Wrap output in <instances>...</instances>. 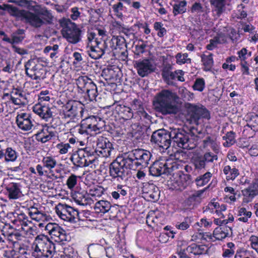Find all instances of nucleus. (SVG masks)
I'll return each mask as SVG.
<instances>
[{
    "label": "nucleus",
    "instance_id": "1",
    "mask_svg": "<svg viewBox=\"0 0 258 258\" xmlns=\"http://www.w3.org/2000/svg\"><path fill=\"white\" fill-rule=\"evenodd\" d=\"M0 10H7L10 14L18 20L29 24L35 28H39L43 25L50 24L53 16L46 7L36 5L34 8V13L24 10H19L15 7L8 4L0 5Z\"/></svg>",
    "mask_w": 258,
    "mask_h": 258
},
{
    "label": "nucleus",
    "instance_id": "2",
    "mask_svg": "<svg viewBox=\"0 0 258 258\" xmlns=\"http://www.w3.org/2000/svg\"><path fill=\"white\" fill-rule=\"evenodd\" d=\"M176 98V94L171 90H161L154 98L153 105L155 110L164 115L176 114L179 111L175 101Z\"/></svg>",
    "mask_w": 258,
    "mask_h": 258
},
{
    "label": "nucleus",
    "instance_id": "3",
    "mask_svg": "<svg viewBox=\"0 0 258 258\" xmlns=\"http://www.w3.org/2000/svg\"><path fill=\"white\" fill-rule=\"evenodd\" d=\"M109 176L111 180L122 182L127 179L129 170L131 167L123 154L118 156L109 166Z\"/></svg>",
    "mask_w": 258,
    "mask_h": 258
},
{
    "label": "nucleus",
    "instance_id": "4",
    "mask_svg": "<svg viewBox=\"0 0 258 258\" xmlns=\"http://www.w3.org/2000/svg\"><path fill=\"white\" fill-rule=\"evenodd\" d=\"M132 170H135L140 166L146 167L149 163L152 155L147 150L136 149L123 153Z\"/></svg>",
    "mask_w": 258,
    "mask_h": 258
},
{
    "label": "nucleus",
    "instance_id": "5",
    "mask_svg": "<svg viewBox=\"0 0 258 258\" xmlns=\"http://www.w3.org/2000/svg\"><path fill=\"white\" fill-rule=\"evenodd\" d=\"M105 126V122L100 117L91 116L83 119L80 125H76L74 130L81 135H88L93 132L98 133Z\"/></svg>",
    "mask_w": 258,
    "mask_h": 258
},
{
    "label": "nucleus",
    "instance_id": "6",
    "mask_svg": "<svg viewBox=\"0 0 258 258\" xmlns=\"http://www.w3.org/2000/svg\"><path fill=\"white\" fill-rule=\"evenodd\" d=\"M171 143L173 146L187 150L196 148V143L193 141L189 133L182 128H170Z\"/></svg>",
    "mask_w": 258,
    "mask_h": 258
},
{
    "label": "nucleus",
    "instance_id": "7",
    "mask_svg": "<svg viewBox=\"0 0 258 258\" xmlns=\"http://www.w3.org/2000/svg\"><path fill=\"white\" fill-rule=\"evenodd\" d=\"M179 162L172 159H168L163 161H156L149 168L150 174L154 176H159L162 174H171L175 170L183 168Z\"/></svg>",
    "mask_w": 258,
    "mask_h": 258
},
{
    "label": "nucleus",
    "instance_id": "8",
    "mask_svg": "<svg viewBox=\"0 0 258 258\" xmlns=\"http://www.w3.org/2000/svg\"><path fill=\"white\" fill-rule=\"evenodd\" d=\"M187 120L190 123L196 125L202 124L203 119L210 118L208 110L202 106L188 104L187 105Z\"/></svg>",
    "mask_w": 258,
    "mask_h": 258
},
{
    "label": "nucleus",
    "instance_id": "9",
    "mask_svg": "<svg viewBox=\"0 0 258 258\" xmlns=\"http://www.w3.org/2000/svg\"><path fill=\"white\" fill-rule=\"evenodd\" d=\"M61 33L63 38L71 44H76L81 40V30L70 20H67L62 24Z\"/></svg>",
    "mask_w": 258,
    "mask_h": 258
},
{
    "label": "nucleus",
    "instance_id": "10",
    "mask_svg": "<svg viewBox=\"0 0 258 258\" xmlns=\"http://www.w3.org/2000/svg\"><path fill=\"white\" fill-rule=\"evenodd\" d=\"M55 253V246L52 241L41 240L35 245L32 255L35 258H52Z\"/></svg>",
    "mask_w": 258,
    "mask_h": 258
},
{
    "label": "nucleus",
    "instance_id": "11",
    "mask_svg": "<svg viewBox=\"0 0 258 258\" xmlns=\"http://www.w3.org/2000/svg\"><path fill=\"white\" fill-rule=\"evenodd\" d=\"M73 164L77 167L88 166L95 161L93 152L88 148L79 149L70 158Z\"/></svg>",
    "mask_w": 258,
    "mask_h": 258
},
{
    "label": "nucleus",
    "instance_id": "12",
    "mask_svg": "<svg viewBox=\"0 0 258 258\" xmlns=\"http://www.w3.org/2000/svg\"><path fill=\"white\" fill-rule=\"evenodd\" d=\"M62 115L64 118L73 119L75 117H82L84 108L82 105L78 101L69 100L62 106Z\"/></svg>",
    "mask_w": 258,
    "mask_h": 258
},
{
    "label": "nucleus",
    "instance_id": "13",
    "mask_svg": "<svg viewBox=\"0 0 258 258\" xmlns=\"http://www.w3.org/2000/svg\"><path fill=\"white\" fill-rule=\"evenodd\" d=\"M170 130L160 129L154 132L151 138V141L158 145L163 149H167L171 144Z\"/></svg>",
    "mask_w": 258,
    "mask_h": 258
},
{
    "label": "nucleus",
    "instance_id": "14",
    "mask_svg": "<svg viewBox=\"0 0 258 258\" xmlns=\"http://www.w3.org/2000/svg\"><path fill=\"white\" fill-rule=\"evenodd\" d=\"M191 181V175L185 174L181 170L173 173L170 181L172 187L175 190H182L189 185Z\"/></svg>",
    "mask_w": 258,
    "mask_h": 258
},
{
    "label": "nucleus",
    "instance_id": "15",
    "mask_svg": "<svg viewBox=\"0 0 258 258\" xmlns=\"http://www.w3.org/2000/svg\"><path fill=\"white\" fill-rule=\"evenodd\" d=\"M57 215L62 220L71 222H76L75 219L79 217L77 210L66 204H59L55 207Z\"/></svg>",
    "mask_w": 258,
    "mask_h": 258
},
{
    "label": "nucleus",
    "instance_id": "16",
    "mask_svg": "<svg viewBox=\"0 0 258 258\" xmlns=\"http://www.w3.org/2000/svg\"><path fill=\"white\" fill-rule=\"evenodd\" d=\"M95 44H88L87 52L88 55L94 59H99L106 53H109L110 50L108 48L106 42L101 43L94 40Z\"/></svg>",
    "mask_w": 258,
    "mask_h": 258
},
{
    "label": "nucleus",
    "instance_id": "17",
    "mask_svg": "<svg viewBox=\"0 0 258 258\" xmlns=\"http://www.w3.org/2000/svg\"><path fill=\"white\" fill-rule=\"evenodd\" d=\"M171 67H164L161 73L162 77L164 81L168 85L175 86V83L174 80L175 78L180 82H184L185 79L183 77L184 72L181 70H176L174 72L171 71Z\"/></svg>",
    "mask_w": 258,
    "mask_h": 258
},
{
    "label": "nucleus",
    "instance_id": "18",
    "mask_svg": "<svg viewBox=\"0 0 258 258\" xmlns=\"http://www.w3.org/2000/svg\"><path fill=\"white\" fill-rule=\"evenodd\" d=\"M27 76L34 80H40L43 71L42 66L35 59H30L25 64Z\"/></svg>",
    "mask_w": 258,
    "mask_h": 258
},
{
    "label": "nucleus",
    "instance_id": "19",
    "mask_svg": "<svg viewBox=\"0 0 258 258\" xmlns=\"http://www.w3.org/2000/svg\"><path fill=\"white\" fill-rule=\"evenodd\" d=\"M97 148L95 152L99 156L107 157L111 155L112 150L114 149L113 144L109 140L105 137L99 136L96 142Z\"/></svg>",
    "mask_w": 258,
    "mask_h": 258
},
{
    "label": "nucleus",
    "instance_id": "20",
    "mask_svg": "<svg viewBox=\"0 0 258 258\" xmlns=\"http://www.w3.org/2000/svg\"><path fill=\"white\" fill-rule=\"evenodd\" d=\"M135 67L138 75L141 77L147 76L155 71V68L153 63L148 59L136 61Z\"/></svg>",
    "mask_w": 258,
    "mask_h": 258
},
{
    "label": "nucleus",
    "instance_id": "21",
    "mask_svg": "<svg viewBox=\"0 0 258 258\" xmlns=\"http://www.w3.org/2000/svg\"><path fill=\"white\" fill-rule=\"evenodd\" d=\"M243 203H248L258 195V178L254 179L248 187L242 190Z\"/></svg>",
    "mask_w": 258,
    "mask_h": 258
},
{
    "label": "nucleus",
    "instance_id": "22",
    "mask_svg": "<svg viewBox=\"0 0 258 258\" xmlns=\"http://www.w3.org/2000/svg\"><path fill=\"white\" fill-rule=\"evenodd\" d=\"M16 121L18 127L23 131H29L33 126L31 115L28 113H19L17 116Z\"/></svg>",
    "mask_w": 258,
    "mask_h": 258
},
{
    "label": "nucleus",
    "instance_id": "23",
    "mask_svg": "<svg viewBox=\"0 0 258 258\" xmlns=\"http://www.w3.org/2000/svg\"><path fill=\"white\" fill-rule=\"evenodd\" d=\"M22 185L20 183L10 182L6 185L7 195L10 200H17L22 198L24 195L21 190Z\"/></svg>",
    "mask_w": 258,
    "mask_h": 258
},
{
    "label": "nucleus",
    "instance_id": "24",
    "mask_svg": "<svg viewBox=\"0 0 258 258\" xmlns=\"http://www.w3.org/2000/svg\"><path fill=\"white\" fill-rule=\"evenodd\" d=\"M76 84L78 88L83 92H86L97 87L93 81L86 76H80L76 80Z\"/></svg>",
    "mask_w": 258,
    "mask_h": 258
},
{
    "label": "nucleus",
    "instance_id": "25",
    "mask_svg": "<svg viewBox=\"0 0 258 258\" xmlns=\"http://www.w3.org/2000/svg\"><path fill=\"white\" fill-rule=\"evenodd\" d=\"M33 111L46 121L52 116V112L48 106L42 105L39 103L35 105L33 107Z\"/></svg>",
    "mask_w": 258,
    "mask_h": 258
},
{
    "label": "nucleus",
    "instance_id": "26",
    "mask_svg": "<svg viewBox=\"0 0 258 258\" xmlns=\"http://www.w3.org/2000/svg\"><path fill=\"white\" fill-rule=\"evenodd\" d=\"M55 135L56 132L51 127L43 128L41 133L36 135L37 140L43 143L50 140L52 138L55 137Z\"/></svg>",
    "mask_w": 258,
    "mask_h": 258
},
{
    "label": "nucleus",
    "instance_id": "27",
    "mask_svg": "<svg viewBox=\"0 0 258 258\" xmlns=\"http://www.w3.org/2000/svg\"><path fill=\"white\" fill-rule=\"evenodd\" d=\"M119 72V69L117 68L110 66L102 70L101 76L106 81H114L117 80Z\"/></svg>",
    "mask_w": 258,
    "mask_h": 258
},
{
    "label": "nucleus",
    "instance_id": "28",
    "mask_svg": "<svg viewBox=\"0 0 258 258\" xmlns=\"http://www.w3.org/2000/svg\"><path fill=\"white\" fill-rule=\"evenodd\" d=\"M203 147L204 149L210 147L215 153H218L219 148L217 139L214 135H207L203 140Z\"/></svg>",
    "mask_w": 258,
    "mask_h": 258
},
{
    "label": "nucleus",
    "instance_id": "29",
    "mask_svg": "<svg viewBox=\"0 0 258 258\" xmlns=\"http://www.w3.org/2000/svg\"><path fill=\"white\" fill-rule=\"evenodd\" d=\"M110 47L112 50L119 48V49L127 48V43L125 42L124 37L121 36H113L111 39L108 42Z\"/></svg>",
    "mask_w": 258,
    "mask_h": 258
},
{
    "label": "nucleus",
    "instance_id": "30",
    "mask_svg": "<svg viewBox=\"0 0 258 258\" xmlns=\"http://www.w3.org/2000/svg\"><path fill=\"white\" fill-rule=\"evenodd\" d=\"M212 12L220 17L225 11V0H210Z\"/></svg>",
    "mask_w": 258,
    "mask_h": 258
},
{
    "label": "nucleus",
    "instance_id": "31",
    "mask_svg": "<svg viewBox=\"0 0 258 258\" xmlns=\"http://www.w3.org/2000/svg\"><path fill=\"white\" fill-rule=\"evenodd\" d=\"M105 252V248L100 244H92L88 248L90 258H100Z\"/></svg>",
    "mask_w": 258,
    "mask_h": 258
},
{
    "label": "nucleus",
    "instance_id": "32",
    "mask_svg": "<svg viewBox=\"0 0 258 258\" xmlns=\"http://www.w3.org/2000/svg\"><path fill=\"white\" fill-rule=\"evenodd\" d=\"M50 235L56 241L61 242L67 240L66 231L58 225L55 226V228L50 232Z\"/></svg>",
    "mask_w": 258,
    "mask_h": 258
},
{
    "label": "nucleus",
    "instance_id": "33",
    "mask_svg": "<svg viewBox=\"0 0 258 258\" xmlns=\"http://www.w3.org/2000/svg\"><path fill=\"white\" fill-rule=\"evenodd\" d=\"M116 109L118 114L125 120L131 119L134 116L132 109L125 105H118Z\"/></svg>",
    "mask_w": 258,
    "mask_h": 258
},
{
    "label": "nucleus",
    "instance_id": "34",
    "mask_svg": "<svg viewBox=\"0 0 258 258\" xmlns=\"http://www.w3.org/2000/svg\"><path fill=\"white\" fill-rule=\"evenodd\" d=\"M111 207L109 202L104 200H100L96 203L94 209L97 213L105 214L108 212Z\"/></svg>",
    "mask_w": 258,
    "mask_h": 258
},
{
    "label": "nucleus",
    "instance_id": "35",
    "mask_svg": "<svg viewBox=\"0 0 258 258\" xmlns=\"http://www.w3.org/2000/svg\"><path fill=\"white\" fill-rule=\"evenodd\" d=\"M223 173L226 175V179L227 180H233L239 174L238 170L235 167H231L229 165L224 166Z\"/></svg>",
    "mask_w": 258,
    "mask_h": 258
},
{
    "label": "nucleus",
    "instance_id": "36",
    "mask_svg": "<svg viewBox=\"0 0 258 258\" xmlns=\"http://www.w3.org/2000/svg\"><path fill=\"white\" fill-rule=\"evenodd\" d=\"M116 25L119 26L118 28L120 32L124 35L123 37L126 43H130L131 41H133L135 40V35L131 30L124 27L118 22H116Z\"/></svg>",
    "mask_w": 258,
    "mask_h": 258
},
{
    "label": "nucleus",
    "instance_id": "37",
    "mask_svg": "<svg viewBox=\"0 0 258 258\" xmlns=\"http://www.w3.org/2000/svg\"><path fill=\"white\" fill-rule=\"evenodd\" d=\"M186 249L195 255H201L205 253L207 251L205 245H198L195 243L187 246Z\"/></svg>",
    "mask_w": 258,
    "mask_h": 258
},
{
    "label": "nucleus",
    "instance_id": "38",
    "mask_svg": "<svg viewBox=\"0 0 258 258\" xmlns=\"http://www.w3.org/2000/svg\"><path fill=\"white\" fill-rule=\"evenodd\" d=\"M247 124L244 127L247 130L246 127L250 128L251 130L255 131L258 128V115L256 114H252L248 115L247 117Z\"/></svg>",
    "mask_w": 258,
    "mask_h": 258
},
{
    "label": "nucleus",
    "instance_id": "39",
    "mask_svg": "<svg viewBox=\"0 0 258 258\" xmlns=\"http://www.w3.org/2000/svg\"><path fill=\"white\" fill-rule=\"evenodd\" d=\"M42 163L44 167L51 171L52 169L56 166L57 162L55 157L49 156L43 157Z\"/></svg>",
    "mask_w": 258,
    "mask_h": 258
},
{
    "label": "nucleus",
    "instance_id": "40",
    "mask_svg": "<svg viewBox=\"0 0 258 258\" xmlns=\"http://www.w3.org/2000/svg\"><path fill=\"white\" fill-rule=\"evenodd\" d=\"M205 189L198 190L191 195L187 199V203L188 205L197 204L201 202V197Z\"/></svg>",
    "mask_w": 258,
    "mask_h": 258
},
{
    "label": "nucleus",
    "instance_id": "41",
    "mask_svg": "<svg viewBox=\"0 0 258 258\" xmlns=\"http://www.w3.org/2000/svg\"><path fill=\"white\" fill-rule=\"evenodd\" d=\"M5 162H14L18 158V153L12 148L8 147L5 150Z\"/></svg>",
    "mask_w": 258,
    "mask_h": 258
},
{
    "label": "nucleus",
    "instance_id": "42",
    "mask_svg": "<svg viewBox=\"0 0 258 258\" xmlns=\"http://www.w3.org/2000/svg\"><path fill=\"white\" fill-rule=\"evenodd\" d=\"M212 175L211 172H207L204 175L197 177L195 180L197 185L198 186H203L207 184L210 181Z\"/></svg>",
    "mask_w": 258,
    "mask_h": 258
},
{
    "label": "nucleus",
    "instance_id": "43",
    "mask_svg": "<svg viewBox=\"0 0 258 258\" xmlns=\"http://www.w3.org/2000/svg\"><path fill=\"white\" fill-rule=\"evenodd\" d=\"M186 2L182 1L173 5V13L174 16L178 14H183L186 12Z\"/></svg>",
    "mask_w": 258,
    "mask_h": 258
},
{
    "label": "nucleus",
    "instance_id": "44",
    "mask_svg": "<svg viewBox=\"0 0 258 258\" xmlns=\"http://www.w3.org/2000/svg\"><path fill=\"white\" fill-rule=\"evenodd\" d=\"M191 162L197 169L205 168L206 163L202 155H197L193 157L191 159Z\"/></svg>",
    "mask_w": 258,
    "mask_h": 258
},
{
    "label": "nucleus",
    "instance_id": "45",
    "mask_svg": "<svg viewBox=\"0 0 258 258\" xmlns=\"http://www.w3.org/2000/svg\"><path fill=\"white\" fill-rule=\"evenodd\" d=\"M212 56V53H210L209 55L203 54L201 56L202 61L206 71L210 70L213 67L214 62Z\"/></svg>",
    "mask_w": 258,
    "mask_h": 258
},
{
    "label": "nucleus",
    "instance_id": "46",
    "mask_svg": "<svg viewBox=\"0 0 258 258\" xmlns=\"http://www.w3.org/2000/svg\"><path fill=\"white\" fill-rule=\"evenodd\" d=\"M24 34V30L19 29L16 32H14L11 35V44L19 43L23 40L24 37L23 35Z\"/></svg>",
    "mask_w": 258,
    "mask_h": 258
},
{
    "label": "nucleus",
    "instance_id": "47",
    "mask_svg": "<svg viewBox=\"0 0 258 258\" xmlns=\"http://www.w3.org/2000/svg\"><path fill=\"white\" fill-rule=\"evenodd\" d=\"M223 139L225 140L223 146L225 147H229L235 142V134L233 132H228L225 136L223 137Z\"/></svg>",
    "mask_w": 258,
    "mask_h": 258
},
{
    "label": "nucleus",
    "instance_id": "48",
    "mask_svg": "<svg viewBox=\"0 0 258 258\" xmlns=\"http://www.w3.org/2000/svg\"><path fill=\"white\" fill-rule=\"evenodd\" d=\"M14 222H19L22 226H28L31 223V221L28 220L27 216L23 213L18 214ZM22 229H24L23 227H22Z\"/></svg>",
    "mask_w": 258,
    "mask_h": 258
},
{
    "label": "nucleus",
    "instance_id": "49",
    "mask_svg": "<svg viewBox=\"0 0 258 258\" xmlns=\"http://www.w3.org/2000/svg\"><path fill=\"white\" fill-rule=\"evenodd\" d=\"M251 212L247 211L245 208H241L238 211V215L240 216L238 218L239 221H242L243 222H246L251 216Z\"/></svg>",
    "mask_w": 258,
    "mask_h": 258
},
{
    "label": "nucleus",
    "instance_id": "50",
    "mask_svg": "<svg viewBox=\"0 0 258 258\" xmlns=\"http://www.w3.org/2000/svg\"><path fill=\"white\" fill-rule=\"evenodd\" d=\"M218 153H212L211 152L208 151L204 153L203 155H202L205 163H214V161H217L218 160Z\"/></svg>",
    "mask_w": 258,
    "mask_h": 258
},
{
    "label": "nucleus",
    "instance_id": "51",
    "mask_svg": "<svg viewBox=\"0 0 258 258\" xmlns=\"http://www.w3.org/2000/svg\"><path fill=\"white\" fill-rule=\"evenodd\" d=\"M123 5L122 2H118L116 4H114L112 7V10L115 15L118 18H121L123 16L122 11L123 9Z\"/></svg>",
    "mask_w": 258,
    "mask_h": 258
},
{
    "label": "nucleus",
    "instance_id": "52",
    "mask_svg": "<svg viewBox=\"0 0 258 258\" xmlns=\"http://www.w3.org/2000/svg\"><path fill=\"white\" fill-rule=\"evenodd\" d=\"M104 189L102 186H97L89 190V195L92 197H100L104 193Z\"/></svg>",
    "mask_w": 258,
    "mask_h": 258
},
{
    "label": "nucleus",
    "instance_id": "53",
    "mask_svg": "<svg viewBox=\"0 0 258 258\" xmlns=\"http://www.w3.org/2000/svg\"><path fill=\"white\" fill-rule=\"evenodd\" d=\"M22 237V234L17 231H15L11 233H9L7 235V239L9 241L13 242V245H14L17 243V242L15 240H21Z\"/></svg>",
    "mask_w": 258,
    "mask_h": 258
},
{
    "label": "nucleus",
    "instance_id": "54",
    "mask_svg": "<svg viewBox=\"0 0 258 258\" xmlns=\"http://www.w3.org/2000/svg\"><path fill=\"white\" fill-rule=\"evenodd\" d=\"M175 57L177 63H190L191 61V59L188 58V54L186 53L182 54L180 53H178L176 54Z\"/></svg>",
    "mask_w": 258,
    "mask_h": 258
},
{
    "label": "nucleus",
    "instance_id": "55",
    "mask_svg": "<svg viewBox=\"0 0 258 258\" xmlns=\"http://www.w3.org/2000/svg\"><path fill=\"white\" fill-rule=\"evenodd\" d=\"M205 83L204 79L198 78L196 80L192 88L195 90L202 92L205 88Z\"/></svg>",
    "mask_w": 258,
    "mask_h": 258
},
{
    "label": "nucleus",
    "instance_id": "56",
    "mask_svg": "<svg viewBox=\"0 0 258 258\" xmlns=\"http://www.w3.org/2000/svg\"><path fill=\"white\" fill-rule=\"evenodd\" d=\"M56 148L60 154H64L68 152L71 147L69 143H60L56 146Z\"/></svg>",
    "mask_w": 258,
    "mask_h": 258
},
{
    "label": "nucleus",
    "instance_id": "57",
    "mask_svg": "<svg viewBox=\"0 0 258 258\" xmlns=\"http://www.w3.org/2000/svg\"><path fill=\"white\" fill-rule=\"evenodd\" d=\"M78 176L75 174H71L68 178L66 182V184L68 187L72 189L77 184Z\"/></svg>",
    "mask_w": 258,
    "mask_h": 258
},
{
    "label": "nucleus",
    "instance_id": "58",
    "mask_svg": "<svg viewBox=\"0 0 258 258\" xmlns=\"http://www.w3.org/2000/svg\"><path fill=\"white\" fill-rule=\"evenodd\" d=\"M213 236L217 240H222L224 239L226 237V234L224 232H222V230H221L219 227H217L213 231Z\"/></svg>",
    "mask_w": 258,
    "mask_h": 258
},
{
    "label": "nucleus",
    "instance_id": "59",
    "mask_svg": "<svg viewBox=\"0 0 258 258\" xmlns=\"http://www.w3.org/2000/svg\"><path fill=\"white\" fill-rule=\"evenodd\" d=\"M128 187L125 185L118 184L116 190L118 192L119 195L123 199L124 197L127 195Z\"/></svg>",
    "mask_w": 258,
    "mask_h": 258
},
{
    "label": "nucleus",
    "instance_id": "60",
    "mask_svg": "<svg viewBox=\"0 0 258 258\" xmlns=\"http://www.w3.org/2000/svg\"><path fill=\"white\" fill-rule=\"evenodd\" d=\"M251 247L258 253V236L251 235L249 239Z\"/></svg>",
    "mask_w": 258,
    "mask_h": 258
},
{
    "label": "nucleus",
    "instance_id": "61",
    "mask_svg": "<svg viewBox=\"0 0 258 258\" xmlns=\"http://www.w3.org/2000/svg\"><path fill=\"white\" fill-rule=\"evenodd\" d=\"M75 201L79 205H84L86 204V199L81 193L78 192L74 196Z\"/></svg>",
    "mask_w": 258,
    "mask_h": 258
},
{
    "label": "nucleus",
    "instance_id": "62",
    "mask_svg": "<svg viewBox=\"0 0 258 258\" xmlns=\"http://www.w3.org/2000/svg\"><path fill=\"white\" fill-rule=\"evenodd\" d=\"M10 100L14 104L19 106H24L28 103V101H25L24 98L20 99L13 96H11Z\"/></svg>",
    "mask_w": 258,
    "mask_h": 258
},
{
    "label": "nucleus",
    "instance_id": "63",
    "mask_svg": "<svg viewBox=\"0 0 258 258\" xmlns=\"http://www.w3.org/2000/svg\"><path fill=\"white\" fill-rule=\"evenodd\" d=\"M191 13L199 14L203 12V7L200 3H195L190 9Z\"/></svg>",
    "mask_w": 258,
    "mask_h": 258
},
{
    "label": "nucleus",
    "instance_id": "64",
    "mask_svg": "<svg viewBox=\"0 0 258 258\" xmlns=\"http://www.w3.org/2000/svg\"><path fill=\"white\" fill-rule=\"evenodd\" d=\"M49 94V92L48 90L41 91L38 96L40 102L49 101L50 97L48 96Z\"/></svg>",
    "mask_w": 258,
    "mask_h": 258
}]
</instances>
